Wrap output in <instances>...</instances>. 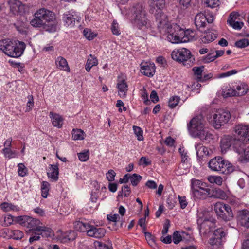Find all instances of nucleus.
I'll list each match as a JSON object with an SVG mask.
<instances>
[{
	"label": "nucleus",
	"mask_w": 249,
	"mask_h": 249,
	"mask_svg": "<svg viewBox=\"0 0 249 249\" xmlns=\"http://www.w3.org/2000/svg\"><path fill=\"white\" fill-rule=\"evenodd\" d=\"M157 18L158 28L160 33L163 36H166L167 40L172 43L181 42V33L182 29L177 24H171L166 15H163L161 18Z\"/></svg>",
	"instance_id": "obj_1"
},
{
	"label": "nucleus",
	"mask_w": 249,
	"mask_h": 249,
	"mask_svg": "<svg viewBox=\"0 0 249 249\" xmlns=\"http://www.w3.org/2000/svg\"><path fill=\"white\" fill-rule=\"evenodd\" d=\"M188 129L202 141L209 143L213 139V135L208 129L204 126L203 120L201 117L193 118L188 124Z\"/></svg>",
	"instance_id": "obj_2"
},
{
	"label": "nucleus",
	"mask_w": 249,
	"mask_h": 249,
	"mask_svg": "<svg viewBox=\"0 0 249 249\" xmlns=\"http://www.w3.org/2000/svg\"><path fill=\"white\" fill-rule=\"evenodd\" d=\"M134 15V23L139 29L145 31L151 28L150 20L147 18V14L145 6L142 3H137L132 9Z\"/></svg>",
	"instance_id": "obj_3"
},
{
	"label": "nucleus",
	"mask_w": 249,
	"mask_h": 249,
	"mask_svg": "<svg viewBox=\"0 0 249 249\" xmlns=\"http://www.w3.org/2000/svg\"><path fill=\"white\" fill-rule=\"evenodd\" d=\"M208 166L213 171L226 175L230 174L233 171L232 164L220 156L215 157L211 159L208 163Z\"/></svg>",
	"instance_id": "obj_4"
},
{
	"label": "nucleus",
	"mask_w": 249,
	"mask_h": 249,
	"mask_svg": "<svg viewBox=\"0 0 249 249\" xmlns=\"http://www.w3.org/2000/svg\"><path fill=\"white\" fill-rule=\"evenodd\" d=\"M35 15L38 16L49 27H45L46 31L50 32L56 31V25L54 21V15L52 12L45 8H41L35 13Z\"/></svg>",
	"instance_id": "obj_5"
},
{
	"label": "nucleus",
	"mask_w": 249,
	"mask_h": 249,
	"mask_svg": "<svg viewBox=\"0 0 249 249\" xmlns=\"http://www.w3.org/2000/svg\"><path fill=\"white\" fill-rule=\"evenodd\" d=\"M15 220L22 226L29 229L26 231L27 234L37 231L40 225H42L39 220L26 215L16 217Z\"/></svg>",
	"instance_id": "obj_6"
},
{
	"label": "nucleus",
	"mask_w": 249,
	"mask_h": 249,
	"mask_svg": "<svg viewBox=\"0 0 249 249\" xmlns=\"http://www.w3.org/2000/svg\"><path fill=\"white\" fill-rule=\"evenodd\" d=\"M172 58L179 62H182L183 65L190 67L194 59L192 57L191 52L184 48L174 50L172 53Z\"/></svg>",
	"instance_id": "obj_7"
},
{
	"label": "nucleus",
	"mask_w": 249,
	"mask_h": 249,
	"mask_svg": "<svg viewBox=\"0 0 249 249\" xmlns=\"http://www.w3.org/2000/svg\"><path fill=\"white\" fill-rule=\"evenodd\" d=\"M249 143V126L238 125L234 127V150L243 143Z\"/></svg>",
	"instance_id": "obj_8"
},
{
	"label": "nucleus",
	"mask_w": 249,
	"mask_h": 249,
	"mask_svg": "<svg viewBox=\"0 0 249 249\" xmlns=\"http://www.w3.org/2000/svg\"><path fill=\"white\" fill-rule=\"evenodd\" d=\"M214 210L218 218L228 221L233 217L232 211L227 204L217 202L214 205Z\"/></svg>",
	"instance_id": "obj_9"
},
{
	"label": "nucleus",
	"mask_w": 249,
	"mask_h": 249,
	"mask_svg": "<svg viewBox=\"0 0 249 249\" xmlns=\"http://www.w3.org/2000/svg\"><path fill=\"white\" fill-rule=\"evenodd\" d=\"M231 117L230 113L228 111L220 110L213 115V126L216 129L219 128L226 124Z\"/></svg>",
	"instance_id": "obj_10"
},
{
	"label": "nucleus",
	"mask_w": 249,
	"mask_h": 249,
	"mask_svg": "<svg viewBox=\"0 0 249 249\" xmlns=\"http://www.w3.org/2000/svg\"><path fill=\"white\" fill-rule=\"evenodd\" d=\"M64 25L70 28L74 27L76 23L79 24L81 20V17L78 13L71 10L64 14L62 18Z\"/></svg>",
	"instance_id": "obj_11"
},
{
	"label": "nucleus",
	"mask_w": 249,
	"mask_h": 249,
	"mask_svg": "<svg viewBox=\"0 0 249 249\" xmlns=\"http://www.w3.org/2000/svg\"><path fill=\"white\" fill-rule=\"evenodd\" d=\"M150 5V12L154 15L156 20L158 17L161 18L162 16L166 15L162 12L165 5V0H151Z\"/></svg>",
	"instance_id": "obj_12"
},
{
	"label": "nucleus",
	"mask_w": 249,
	"mask_h": 249,
	"mask_svg": "<svg viewBox=\"0 0 249 249\" xmlns=\"http://www.w3.org/2000/svg\"><path fill=\"white\" fill-rule=\"evenodd\" d=\"M245 147L246 144L241 143L234 150V156L237 161L241 163L249 161V147L247 148Z\"/></svg>",
	"instance_id": "obj_13"
},
{
	"label": "nucleus",
	"mask_w": 249,
	"mask_h": 249,
	"mask_svg": "<svg viewBox=\"0 0 249 249\" xmlns=\"http://www.w3.org/2000/svg\"><path fill=\"white\" fill-rule=\"evenodd\" d=\"M106 233V230L103 228H97L93 225H90L87 235L88 236L95 238H101L103 237Z\"/></svg>",
	"instance_id": "obj_14"
},
{
	"label": "nucleus",
	"mask_w": 249,
	"mask_h": 249,
	"mask_svg": "<svg viewBox=\"0 0 249 249\" xmlns=\"http://www.w3.org/2000/svg\"><path fill=\"white\" fill-rule=\"evenodd\" d=\"M141 66V71L142 73L148 77L153 76L155 72V66L154 63L142 62Z\"/></svg>",
	"instance_id": "obj_15"
},
{
	"label": "nucleus",
	"mask_w": 249,
	"mask_h": 249,
	"mask_svg": "<svg viewBox=\"0 0 249 249\" xmlns=\"http://www.w3.org/2000/svg\"><path fill=\"white\" fill-rule=\"evenodd\" d=\"M233 142L232 136L227 135L224 136L220 141V150L222 154L226 153L230 148Z\"/></svg>",
	"instance_id": "obj_16"
},
{
	"label": "nucleus",
	"mask_w": 249,
	"mask_h": 249,
	"mask_svg": "<svg viewBox=\"0 0 249 249\" xmlns=\"http://www.w3.org/2000/svg\"><path fill=\"white\" fill-rule=\"evenodd\" d=\"M14 46L11 49L12 53H14L15 54L9 55L8 56L12 57L17 58L20 56L23 53V51L25 48V44L24 42H18V43L13 42Z\"/></svg>",
	"instance_id": "obj_17"
},
{
	"label": "nucleus",
	"mask_w": 249,
	"mask_h": 249,
	"mask_svg": "<svg viewBox=\"0 0 249 249\" xmlns=\"http://www.w3.org/2000/svg\"><path fill=\"white\" fill-rule=\"evenodd\" d=\"M237 218L238 224L249 228V212L248 211L245 210L240 211Z\"/></svg>",
	"instance_id": "obj_18"
},
{
	"label": "nucleus",
	"mask_w": 249,
	"mask_h": 249,
	"mask_svg": "<svg viewBox=\"0 0 249 249\" xmlns=\"http://www.w3.org/2000/svg\"><path fill=\"white\" fill-rule=\"evenodd\" d=\"M13 41L9 39H3L0 40V50H1L7 55L15 54L11 53V49L14 46Z\"/></svg>",
	"instance_id": "obj_19"
},
{
	"label": "nucleus",
	"mask_w": 249,
	"mask_h": 249,
	"mask_svg": "<svg viewBox=\"0 0 249 249\" xmlns=\"http://www.w3.org/2000/svg\"><path fill=\"white\" fill-rule=\"evenodd\" d=\"M181 42H187L196 39V33L190 30L186 31L183 30V33H181Z\"/></svg>",
	"instance_id": "obj_20"
},
{
	"label": "nucleus",
	"mask_w": 249,
	"mask_h": 249,
	"mask_svg": "<svg viewBox=\"0 0 249 249\" xmlns=\"http://www.w3.org/2000/svg\"><path fill=\"white\" fill-rule=\"evenodd\" d=\"M50 117L51 119L52 124L55 127L60 128L62 127L64 119L58 114L50 112Z\"/></svg>",
	"instance_id": "obj_21"
},
{
	"label": "nucleus",
	"mask_w": 249,
	"mask_h": 249,
	"mask_svg": "<svg viewBox=\"0 0 249 249\" xmlns=\"http://www.w3.org/2000/svg\"><path fill=\"white\" fill-rule=\"evenodd\" d=\"M206 14L200 13L197 14L195 19V24L197 28H204L206 26Z\"/></svg>",
	"instance_id": "obj_22"
},
{
	"label": "nucleus",
	"mask_w": 249,
	"mask_h": 249,
	"mask_svg": "<svg viewBox=\"0 0 249 249\" xmlns=\"http://www.w3.org/2000/svg\"><path fill=\"white\" fill-rule=\"evenodd\" d=\"M211 189L206 188L198 190L192 191L193 196L197 199H205L210 196Z\"/></svg>",
	"instance_id": "obj_23"
},
{
	"label": "nucleus",
	"mask_w": 249,
	"mask_h": 249,
	"mask_svg": "<svg viewBox=\"0 0 249 249\" xmlns=\"http://www.w3.org/2000/svg\"><path fill=\"white\" fill-rule=\"evenodd\" d=\"M201 213H199L198 215V219H197V223L200 225V228H205L206 226H208L209 228H211L215 224V220L212 219L209 220L207 218H203L201 216Z\"/></svg>",
	"instance_id": "obj_24"
},
{
	"label": "nucleus",
	"mask_w": 249,
	"mask_h": 249,
	"mask_svg": "<svg viewBox=\"0 0 249 249\" xmlns=\"http://www.w3.org/2000/svg\"><path fill=\"white\" fill-rule=\"evenodd\" d=\"M58 166L55 165H50L47 172L48 177L53 181H57L58 178Z\"/></svg>",
	"instance_id": "obj_25"
},
{
	"label": "nucleus",
	"mask_w": 249,
	"mask_h": 249,
	"mask_svg": "<svg viewBox=\"0 0 249 249\" xmlns=\"http://www.w3.org/2000/svg\"><path fill=\"white\" fill-rule=\"evenodd\" d=\"M55 64L57 67L60 70L65 71L67 72L70 71L68 62L65 58L62 56H58L55 60Z\"/></svg>",
	"instance_id": "obj_26"
},
{
	"label": "nucleus",
	"mask_w": 249,
	"mask_h": 249,
	"mask_svg": "<svg viewBox=\"0 0 249 249\" xmlns=\"http://www.w3.org/2000/svg\"><path fill=\"white\" fill-rule=\"evenodd\" d=\"M76 233L72 231H67L64 233L60 237V240L63 243H67L70 241L74 240L76 237Z\"/></svg>",
	"instance_id": "obj_27"
},
{
	"label": "nucleus",
	"mask_w": 249,
	"mask_h": 249,
	"mask_svg": "<svg viewBox=\"0 0 249 249\" xmlns=\"http://www.w3.org/2000/svg\"><path fill=\"white\" fill-rule=\"evenodd\" d=\"M208 188L207 184L201 180L193 178L191 180V191H194Z\"/></svg>",
	"instance_id": "obj_28"
},
{
	"label": "nucleus",
	"mask_w": 249,
	"mask_h": 249,
	"mask_svg": "<svg viewBox=\"0 0 249 249\" xmlns=\"http://www.w3.org/2000/svg\"><path fill=\"white\" fill-rule=\"evenodd\" d=\"M117 88L120 97L125 96L126 92L128 90V86L125 81L124 80L119 81L117 83Z\"/></svg>",
	"instance_id": "obj_29"
},
{
	"label": "nucleus",
	"mask_w": 249,
	"mask_h": 249,
	"mask_svg": "<svg viewBox=\"0 0 249 249\" xmlns=\"http://www.w3.org/2000/svg\"><path fill=\"white\" fill-rule=\"evenodd\" d=\"M42 237H48L53 235V230L49 227L40 225L37 231Z\"/></svg>",
	"instance_id": "obj_30"
},
{
	"label": "nucleus",
	"mask_w": 249,
	"mask_h": 249,
	"mask_svg": "<svg viewBox=\"0 0 249 249\" xmlns=\"http://www.w3.org/2000/svg\"><path fill=\"white\" fill-rule=\"evenodd\" d=\"M195 148L198 157H203L204 155H209V151L207 147L203 146L201 143H198L195 144Z\"/></svg>",
	"instance_id": "obj_31"
},
{
	"label": "nucleus",
	"mask_w": 249,
	"mask_h": 249,
	"mask_svg": "<svg viewBox=\"0 0 249 249\" xmlns=\"http://www.w3.org/2000/svg\"><path fill=\"white\" fill-rule=\"evenodd\" d=\"M34 18L30 21V24L32 26L35 27H42L45 29V27H48L46 23L44 22L41 18H39L37 15H34Z\"/></svg>",
	"instance_id": "obj_32"
},
{
	"label": "nucleus",
	"mask_w": 249,
	"mask_h": 249,
	"mask_svg": "<svg viewBox=\"0 0 249 249\" xmlns=\"http://www.w3.org/2000/svg\"><path fill=\"white\" fill-rule=\"evenodd\" d=\"M98 64V62L96 57L92 54H90L88 58L85 69L88 72H89L92 67L97 65Z\"/></svg>",
	"instance_id": "obj_33"
},
{
	"label": "nucleus",
	"mask_w": 249,
	"mask_h": 249,
	"mask_svg": "<svg viewBox=\"0 0 249 249\" xmlns=\"http://www.w3.org/2000/svg\"><path fill=\"white\" fill-rule=\"evenodd\" d=\"M248 90V86L245 83H241L237 86L236 89H234V96H243L247 93Z\"/></svg>",
	"instance_id": "obj_34"
},
{
	"label": "nucleus",
	"mask_w": 249,
	"mask_h": 249,
	"mask_svg": "<svg viewBox=\"0 0 249 249\" xmlns=\"http://www.w3.org/2000/svg\"><path fill=\"white\" fill-rule=\"evenodd\" d=\"M217 37V35L213 31H209L204 33L201 38L202 41L204 43H209L213 41Z\"/></svg>",
	"instance_id": "obj_35"
},
{
	"label": "nucleus",
	"mask_w": 249,
	"mask_h": 249,
	"mask_svg": "<svg viewBox=\"0 0 249 249\" xmlns=\"http://www.w3.org/2000/svg\"><path fill=\"white\" fill-rule=\"evenodd\" d=\"M90 224L89 223H83L81 221H76L74 223V227L75 229L80 232H86L89 228Z\"/></svg>",
	"instance_id": "obj_36"
},
{
	"label": "nucleus",
	"mask_w": 249,
	"mask_h": 249,
	"mask_svg": "<svg viewBox=\"0 0 249 249\" xmlns=\"http://www.w3.org/2000/svg\"><path fill=\"white\" fill-rule=\"evenodd\" d=\"M241 17V18H243L244 17V14H240L237 12H234V30H239L242 29V28L244 26V23L242 21H241L240 18H239V21H236V19H237L238 17Z\"/></svg>",
	"instance_id": "obj_37"
},
{
	"label": "nucleus",
	"mask_w": 249,
	"mask_h": 249,
	"mask_svg": "<svg viewBox=\"0 0 249 249\" xmlns=\"http://www.w3.org/2000/svg\"><path fill=\"white\" fill-rule=\"evenodd\" d=\"M204 68V67L203 66L194 67L192 69L194 75L196 76V79L198 81L202 82L204 81V79L202 77Z\"/></svg>",
	"instance_id": "obj_38"
},
{
	"label": "nucleus",
	"mask_w": 249,
	"mask_h": 249,
	"mask_svg": "<svg viewBox=\"0 0 249 249\" xmlns=\"http://www.w3.org/2000/svg\"><path fill=\"white\" fill-rule=\"evenodd\" d=\"M215 54L209 53L206 57V61L209 62L214 60L216 58L221 56L224 54V51L217 50L215 51Z\"/></svg>",
	"instance_id": "obj_39"
},
{
	"label": "nucleus",
	"mask_w": 249,
	"mask_h": 249,
	"mask_svg": "<svg viewBox=\"0 0 249 249\" xmlns=\"http://www.w3.org/2000/svg\"><path fill=\"white\" fill-rule=\"evenodd\" d=\"M233 94V89L229 85L224 87L222 89V95L224 98L231 97Z\"/></svg>",
	"instance_id": "obj_40"
},
{
	"label": "nucleus",
	"mask_w": 249,
	"mask_h": 249,
	"mask_svg": "<svg viewBox=\"0 0 249 249\" xmlns=\"http://www.w3.org/2000/svg\"><path fill=\"white\" fill-rule=\"evenodd\" d=\"M2 152L4 154L5 158L11 159L15 158L17 156V153L15 150H12L10 148L5 147L2 150Z\"/></svg>",
	"instance_id": "obj_41"
},
{
	"label": "nucleus",
	"mask_w": 249,
	"mask_h": 249,
	"mask_svg": "<svg viewBox=\"0 0 249 249\" xmlns=\"http://www.w3.org/2000/svg\"><path fill=\"white\" fill-rule=\"evenodd\" d=\"M72 138L74 140H83L84 139V132L81 129H73Z\"/></svg>",
	"instance_id": "obj_42"
},
{
	"label": "nucleus",
	"mask_w": 249,
	"mask_h": 249,
	"mask_svg": "<svg viewBox=\"0 0 249 249\" xmlns=\"http://www.w3.org/2000/svg\"><path fill=\"white\" fill-rule=\"evenodd\" d=\"M11 237L14 240H20L24 236V233L18 230H12L11 231Z\"/></svg>",
	"instance_id": "obj_43"
},
{
	"label": "nucleus",
	"mask_w": 249,
	"mask_h": 249,
	"mask_svg": "<svg viewBox=\"0 0 249 249\" xmlns=\"http://www.w3.org/2000/svg\"><path fill=\"white\" fill-rule=\"evenodd\" d=\"M180 100V97L178 96L171 97L168 101V106L170 108H175L178 104Z\"/></svg>",
	"instance_id": "obj_44"
},
{
	"label": "nucleus",
	"mask_w": 249,
	"mask_h": 249,
	"mask_svg": "<svg viewBox=\"0 0 249 249\" xmlns=\"http://www.w3.org/2000/svg\"><path fill=\"white\" fill-rule=\"evenodd\" d=\"M208 180L211 183H215L218 185H221L222 183V178L220 176H211L208 177Z\"/></svg>",
	"instance_id": "obj_45"
},
{
	"label": "nucleus",
	"mask_w": 249,
	"mask_h": 249,
	"mask_svg": "<svg viewBox=\"0 0 249 249\" xmlns=\"http://www.w3.org/2000/svg\"><path fill=\"white\" fill-rule=\"evenodd\" d=\"M133 129L135 135L137 137L138 140L142 141L143 140V137L142 135L143 131L142 128L139 126H133Z\"/></svg>",
	"instance_id": "obj_46"
},
{
	"label": "nucleus",
	"mask_w": 249,
	"mask_h": 249,
	"mask_svg": "<svg viewBox=\"0 0 249 249\" xmlns=\"http://www.w3.org/2000/svg\"><path fill=\"white\" fill-rule=\"evenodd\" d=\"M214 194L212 195L215 197L225 199L227 198L226 194L220 189H216L213 192Z\"/></svg>",
	"instance_id": "obj_47"
},
{
	"label": "nucleus",
	"mask_w": 249,
	"mask_h": 249,
	"mask_svg": "<svg viewBox=\"0 0 249 249\" xmlns=\"http://www.w3.org/2000/svg\"><path fill=\"white\" fill-rule=\"evenodd\" d=\"M235 45L240 48H245L249 45V40L248 39L243 38L237 41Z\"/></svg>",
	"instance_id": "obj_48"
},
{
	"label": "nucleus",
	"mask_w": 249,
	"mask_h": 249,
	"mask_svg": "<svg viewBox=\"0 0 249 249\" xmlns=\"http://www.w3.org/2000/svg\"><path fill=\"white\" fill-rule=\"evenodd\" d=\"M142 178V176L137 174H133L131 175L130 181L132 183V185L134 186H136L138 185V184L140 182Z\"/></svg>",
	"instance_id": "obj_49"
},
{
	"label": "nucleus",
	"mask_w": 249,
	"mask_h": 249,
	"mask_svg": "<svg viewBox=\"0 0 249 249\" xmlns=\"http://www.w3.org/2000/svg\"><path fill=\"white\" fill-rule=\"evenodd\" d=\"M145 237L148 244L154 248L156 246V243L152 235L150 232H145Z\"/></svg>",
	"instance_id": "obj_50"
},
{
	"label": "nucleus",
	"mask_w": 249,
	"mask_h": 249,
	"mask_svg": "<svg viewBox=\"0 0 249 249\" xmlns=\"http://www.w3.org/2000/svg\"><path fill=\"white\" fill-rule=\"evenodd\" d=\"M111 30L113 35L118 36L121 34L119 24L116 20H113L112 22Z\"/></svg>",
	"instance_id": "obj_51"
},
{
	"label": "nucleus",
	"mask_w": 249,
	"mask_h": 249,
	"mask_svg": "<svg viewBox=\"0 0 249 249\" xmlns=\"http://www.w3.org/2000/svg\"><path fill=\"white\" fill-rule=\"evenodd\" d=\"M83 33L84 36L89 40L93 39L96 36V35L89 29H85Z\"/></svg>",
	"instance_id": "obj_52"
},
{
	"label": "nucleus",
	"mask_w": 249,
	"mask_h": 249,
	"mask_svg": "<svg viewBox=\"0 0 249 249\" xmlns=\"http://www.w3.org/2000/svg\"><path fill=\"white\" fill-rule=\"evenodd\" d=\"M18 173L20 176L24 177L27 172V169L22 163H19L18 165Z\"/></svg>",
	"instance_id": "obj_53"
},
{
	"label": "nucleus",
	"mask_w": 249,
	"mask_h": 249,
	"mask_svg": "<svg viewBox=\"0 0 249 249\" xmlns=\"http://www.w3.org/2000/svg\"><path fill=\"white\" fill-rule=\"evenodd\" d=\"M131 193V190L130 187L126 186H123L122 188V192H119L118 195L119 196H122L124 195L125 197H127Z\"/></svg>",
	"instance_id": "obj_54"
},
{
	"label": "nucleus",
	"mask_w": 249,
	"mask_h": 249,
	"mask_svg": "<svg viewBox=\"0 0 249 249\" xmlns=\"http://www.w3.org/2000/svg\"><path fill=\"white\" fill-rule=\"evenodd\" d=\"M78 157L79 160L81 161H86L89 158V152L88 150L87 151L78 153Z\"/></svg>",
	"instance_id": "obj_55"
},
{
	"label": "nucleus",
	"mask_w": 249,
	"mask_h": 249,
	"mask_svg": "<svg viewBox=\"0 0 249 249\" xmlns=\"http://www.w3.org/2000/svg\"><path fill=\"white\" fill-rule=\"evenodd\" d=\"M39 232L37 231H35L34 232H31L30 234L31 237L29 238V242L32 244L35 241H38L40 239V235L39 234Z\"/></svg>",
	"instance_id": "obj_56"
},
{
	"label": "nucleus",
	"mask_w": 249,
	"mask_h": 249,
	"mask_svg": "<svg viewBox=\"0 0 249 249\" xmlns=\"http://www.w3.org/2000/svg\"><path fill=\"white\" fill-rule=\"evenodd\" d=\"M220 0H207L208 6L212 8L217 7L219 5Z\"/></svg>",
	"instance_id": "obj_57"
},
{
	"label": "nucleus",
	"mask_w": 249,
	"mask_h": 249,
	"mask_svg": "<svg viewBox=\"0 0 249 249\" xmlns=\"http://www.w3.org/2000/svg\"><path fill=\"white\" fill-rule=\"evenodd\" d=\"M116 173L113 170H109L106 173V178L109 182L112 181L114 180Z\"/></svg>",
	"instance_id": "obj_58"
},
{
	"label": "nucleus",
	"mask_w": 249,
	"mask_h": 249,
	"mask_svg": "<svg viewBox=\"0 0 249 249\" xmlns=\"http://www.w3.org/2000/svg\"><path fill=\"white\" fill-rule=\"evenodd\" d=\"M173 238V242L175 244H178L182 240L181 236L177 231L174 232Z\"/></svg>",
	"instance_id": "obj_59"
},
{
	"label": "nucleus",
	"mask_w": 249,
	"mask_h": 249,
	"mask_svg": "<svg viewBox=\"0 0 249 249\" xmlns=\"http://www.w3.org/2000/svg\"><path fill=\"white\" fill-rule=\"evenodd\" d=\"M213 235L215 237H218L221 241L222 237L224 236V232L222 229H218L214 231Z\"/></svg>",
	"instance_id": "obj_60"
},
{
	"label": "nucleus",
	"mask_w": 249,
	"mask_h": 249,
	"mask_svg": "<svg viewBox=\"0 0 249 249\" xmlns=\"http://www.w3.org/2000/svg\"><path fill=\"white\" fill-rule=\"evenodd\" d=\"M209 243L211 245H219L221 243V241L220 240L218 237H215L214 236L212 235V237L210 238L209 240Z\"/></svg>",
	"instance_id": "obj_61"
},
{
	"label": "nucleus",
	"mask_w": 249,
	"mask_h": 249,
	"mask_svg": "<svg viewBox=\"0 0 249 249\" xmlns=\"http://www.w3.org/2000/svg\"><path fill=\"white\" fill-rule=\"evenodd\" d=\"M28 101L27 103L26 111H30L34 106V100L32 96H28Z\"/></svg>",
	"instance_id": "obj_62"
},
{
	"label": "nucleus",
	"mask_w": 249,
	"mask_h": 249,
	"mask_svg": "<svg viewBox=\"0 0 249 249\" xmlns=\"http://www.w3.org/2000/svg\"><path fill=\"white\" fill-rule=\"evenodd\" d=\"M245 238L242 244V249H249V233L246 234Z\"/></svg>",
	"instance_id": "obj_63"
},
{
	"label": "nucleus",
	"mask_w": 249,
	"mask_h": 249,
	"mask_svg": "<svg viewBox=\"0 0 249 249\" xmlns=\"http://www.w3.org/2000/svg\"><path fill=\"white\" fill-rule=\"evenodd\" d=\"M95 244L96 247H98L99 249H110L111 247L110 245H106L99 241L96 242Z\"/></svg>",
	"instance_id": "obj_64"
}]
</instances>
